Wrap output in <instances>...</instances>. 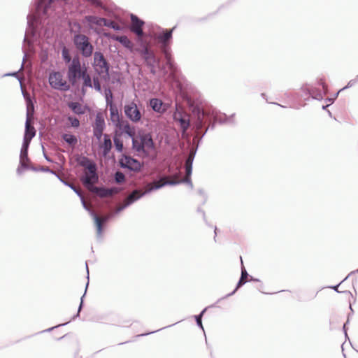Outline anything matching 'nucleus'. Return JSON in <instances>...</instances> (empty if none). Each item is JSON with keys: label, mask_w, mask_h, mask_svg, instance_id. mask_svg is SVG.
<instances>
[{"label": "nucleus", "mask_w": 358, "mask_h": 358, "mask_svg": "<svg viewBox=\"0 0 358 358\" xmlns=\"http://www.w3.org/2000/svg\"><path fill=\"white\" fill-rule=\"evenodd\" d=\"M67 0H50L41 14L37 17L29 13L27 16L26 34H31L35 39H49L53 36L55 27L62 23L63 8L59 10L52 8L55 3H64Z\"/></svg>", "instance_id": "nucleus-1"}, {"label": "nucleus", "mask_w": 358, "mask_h": 358, "mask_svg": "<svg viewBox=\"0 0 358 358\" xmlns=\"http://www.w3.org/2000/svg\"><path fill=\"white\" fill-rule=\"evenodd\" d=\"M327 91V87L322 80L315 84L306 83L301 87V92L297 94L296 99L301 101L308 100L309 98L320 101Z\"/></svg>", "instance_id": "nucleus-2"}, {"label": "nucleus", "mask_w": 358, "mask_h": 358, "mask_svg": "<svg viewBox=\"0 0 358 358\" xmlns=\"http://www.w3.org/2000/svg\"><path fill=\"white\" fill-rule=\"evenodd\" d=\"M131 147L136 152L147 155L149 151L155 150V145L149 132L138 129L131 140Z\"/></svg>", "instance_id": "nucleus-3"}, {"label": "nucleus", "mask_w": 358, "mask_h": 358, "mask_svg": "<svg viewBox=\"0 0 358 358\" xmlns=\"http://www.w3.org/2000/svg\"><path fill=\"white\" fill-rule=\"evenodd\" d=\"M234 115V113L230 116L227 115L225 113L218 115L214 110L208 113L203 109L199 108L195 117V126L197 129H200L206 122L213 119L215 120L220 124L227 122H234L233 118Z\"/></svg>", "instance_id": "nucleus-4"}, {"label": "nucleus", "mask_w": 358, "mask_h": 358, "mask_svg": "<svg viewBox=\"0 0 358 358\" xmlns=\"http://www.w3.org/2000/svg\"><path fill=\"white\" fill-rule=\"evenodd\" d=\"M150 31H158L156 38L158 40L162 51L164 56H169L171 52V46L173 42V33L176 26L171 29H164L158 25L148 24Z\"/></svg>", "instance_id": "nucleus-5"}, {"label": "nucleus", "mask_w": 358, "mask_h": 358, "mask_svg": "<svg viewBox=\"0 0 358 358\" xmlns=\"http://www.w3.org/2000/svg\"><path fill=\"white\" fill-rule=\"evenodd\" d=\"M92 66L94 71L102 80L108 82L110 80V64L105 58L103 54L100 51H96L94 53V61Z\"/></svg>", "instance_id": "nucleus-6"}, {"label": "nucleus", "mask_w": 358, "mask_h": 358, "mask_svg": "<svg viewBox=\"0 0 358 358\" xmlns=\"http://www.w3.org/2000/svg\"><path fill=\"white\" fill-rule=\"evenodd\" d=\"M72 41L75 48L80 52L83 57L87 58L92 56L94 47L90 43L88 36L79 32L74 33Z\"/></svg>", "instance_id": "nucleus-7"}, {"label": "nucleus", "mask_w": 358, "mask_h": 358, "mask_svg": "<svg viewBox=\"0 0 358 358\" xmlns=\"http://www.w3.org/2000/svg\"><path fill=\"white\" fill-rule=\"evenodd\" d=\"M84 68L85 67L81 66L80 57L78 55L74 56L72 63L68 65L66 71V78L73 87L78 85Z\"/></svg>", "instance_id": "nucleus-8"}, {"label": "nucleus", "mask_w": 358, "mask_h": 358, "mask_svg": "<svg viewBox=\"0 0 358 358\" xmlns=\"http://www.w3.org/2000/svg\"><path fill=\"white\" fill-rule=\"evenodd\" d=\"M80 166L86 168L89 171V176L85 177L84 181L87 184L95 182L99 179L96 172L97 166L96 163L87 157L83 156L80 162Z\"/></svg>", "instance_id": "nucleus-9"}, {"label": "nucleus", "mask_w": 358, "mask_h": 358, "mask_svg": "<svg viewBox=\"0 0 358 358\" xmlns=\"http://www.w3.org/2000/svg\"><path fill=\"white\" fill-rule=\"evenodd\" d=\"M118 165L123 169L135 173L139 172L142 169V164L140 161L125 154H122L119 158Z\"/></svg>", "instance_id": "nucleus-10"}, {"label": "nucleus", "mask_w": 358, "mask_h": 358, "mask_svg": "<svg viewBox=\"0 0 358 358\" xmlns=\"http://www.w3.org/2000/svg\"><path fill=\"white\" fill-rule=\"evenodd\" d=\"M48 82L50 87L56 90L61 92H68L71 90L70 85L63 80V76L60 72L53 71L48 76Z\"/></svg>", "instance_id": "nucleus-11"}, {"label": "nucleus", "mask_w": 358, "mask_h": 358, "mask_svg": "<svg viewBox=\"0 0 358 358\" xmlns=\"http://www.w3.org/2000/svg\"><path fill=\"white\" fill-rule=\"evenodd\" d=\"M146 194L145 192H140L138 190L136 189L133 191L127 197L126 199V202L122 205L121 206L118 207L114 213V215L112 216H108L104 218V222H107L110 220V219L116 215H118L120 213L123 211L124 209L130 206L131 204L141 199L142 197L145 196Z\"/></svg>", "instance_id": "nucleus-12"}, {"label": "nucleus", "mask_w": 358, "mask_h": 358, "mask_svg": "<svg viewBox=\"0 0 358 358\" xmlns=\"http://www.w3.org/2000/svg\"><path fill=\"white\" fill-rule=\"evenodd\" d=\"M105 99L106 105L109 106L110 120L114 126L120 124V118L118 109L116 105L113 102V94L109 89L105 90Z\"/></svg>", "instance_id": "nucleus-13"}, {"label": "nucleus", "mask_w": 358, "mask_h": 358, "mask_svg": "<svg viewBox=\"0 0 358 358\" xmlns=\"http://www.w3.org/2000/svg\"><path fill=\"white\" fill-rule=\"evenodd\" d=\"M346 279V278L345 279H343L341 282H340L339 283H337L336 285V287H337V294L338 293H342L344 295H345L346 297L348 298V303H349V308L350 310V312L347 315V320L346 322L343 324V332L345 335V339H348L349 340V337H348V324H350V318L354 314V310L352 309V302H351V299H353V301L355 302V299H354L352 293L350 292V291H348V290H345V291H343V292H341L338 290V287L340 286V285Z\"/></svg>", "instance_id": "nucleus-14"}, {"label": "nucleus", "mask_w": 358, "mask_h": 358, "mask_svg": "<svg viewBox=\"0 0 358 358\" xmlns=\"http://www.w3.org/2000/svg\"><path fill=\"white\" fill-rule=\"evenodd\" d=\"M124 113L125 116L132 122L136 123L141 120V110L134 101L124 105Z\"/></svg>", "instance_id": "nucleus-15"}, {"label": "nucleus", "mask_w": 358, "mask_h": 358, "mask_svg": "<svg viewBox=\"0 0 358 358\" xmlns=\"http://www.w3.org/2000/svg\"><path fill=\"white\" fill-rule=\"evenodd\" d=\"M130 20L131 21V31L138 37L144 36L145 33L143 27L145 24V21L134 13L130 14Z\"/></svg>", "instance_id": "nucleus-16"}, {"label": "nucleus", "mask_w": 358, "mask_h": 358, "mask_svg": "<svg viewBox=\"0 0 358 358\" xmlns=\"http://www.w3.org/2000/svg\"><path fill=\"white\" fill-rule=\"evenodd\" d=\"M29 127V124L28 120H27L25 122V131L23 137V141L21 147L20 158V159H25L26 162H30V159L28 156L29 148V142L27 141V136H28V129Z\"/></svg>", "instance_id": "nucleus-17"}, {"label": "nucleus", "mask_w": 358, "mask_h": 358, "mask_svg": "<svg viewBox=\"0 0 358 358\" xmlns=\"http://www.w3.org/2000/svg\"><path fill=\"white\" fill-rule=\"evenodd\" d=\"M149 107L155 113L164 114L168 109L167 105L159 98L153 97L149 99Z\"/></svg>", "instance_id": "nucleus-18"}, {"label": "nucleus", "mask_w": 358, "mask_h": 358, "mask_svg": "<svg viewBox=\"0 0 358 358\" xmlns=\"http://www.w3.org/2000/svg\"><path fill=\"white\" fill-rule=\"evenodd\" d=\"M80 200L83 208L90 213V216L94 220V224L96 229L97 238H101L103 231L101 220L97 216V215L87 206L83 196L82 199H80Z\"/></svg>", "instance_id": "nucleus-19"}, {"label": "nucleus", "mask_w": 358, "mask_h": 358, "mask_svg": "<svg viewBox=\"0 0 358 358\" xmlns=\"http://www.w3.org/2000/svg\"><path fill=\"white\" fill-rule=\"evenodd\" d=\"M115 127L118 128L122 134L127 135L131 140L136 134L135 127L131 126L127 120L121 121L120 124H117Z\"/></svg>", "instance_id": "nucleus-20"}, {"label": "nucleus", "mask_w": 358, "mask_h": 358, "mask_svg": "<svg viewBox=\"0 0 358 358\" xmlns=\"http://www.w3.org/2000/svg\"><path fill=\"white\" fill-rule=\"evenodd\" d=\"M98 147L101 150L102 157H107L112 149V142L108 134H103V141L99 144Z\"/></svg>", "instance_id": "nucleus-21"}, {"label": "nucleus", "mask_w": 358, "mask_h": 358, "mask_svg": "<svg viewBox=\"0 0 358 358\" xmlns=\"http://www.w3.org/2000/svg\"><path fill=\"white\" fill-rule=\"evenodd\" d=\"M182 184L181 183V180H167L164 182H162V183H160V184H158V185H155L154 186H152L150 187H149L148 189H147L145 192V194H148L154 191H156V190H158L166 185H169V186H175V185H180Z\"/></svg>", "instance_id": "nucleus-22"}, {"label": "nucleus", "mask_w": 358, "mask_h": 358, "mask_svg": "<svg viewBox=\"0 0 358 358\" xmlns=\"http://www.w3.org/2000/svg\"><path fill=\"white\" fill-rule=\"evenodd\" d=\"M93 129H99L104 131L106 129V123L103 115L98 113L95 117V121L92 125Z\"/></svg>", "instance_id": "nucleus-23"}, {"label": "nucleus", "mask_w": 358, "mask_h": 358, "mask_svg": "<svg viewBox=\"0 0 358 358\" xmlns=\"http://www.w3.org/2000/svg\"><path fill=\"white\" fill-rule=\"evenodd\" d=\"M86 270H87V283L85 285V292H84L83 295L80 298V303L78 308V312H77V313L76 315H74L73 316L72 320H74L76 317H78L80 316V312L83 309V305H84L83 299H84V297H85V294L87 293V287L89 286V268H88V266H87V262H86Z\"/></svg>", "instance_id": "nucleus-24"}, {"label": "nucleus", "mask_w": 358, "mask_h": 358, "mask_svg": "<svg viewBox=\"0 0 358 358\" xmlns=\"http://www.w3.org/2000/svg\"><path fill=\"white\" fill-rule=\"evenodd\" d=\"M137 43L138 44V48H136V51L140 55V56L146 55V53L150 50L145 41L143 39L142 37H138Z\"/></svg>", "instance_id": "nucleus-25"}, {"label": "nucleus", "mask_w": 358, "mask_h": 358, "mask_svg": "<svg viewBox=\"0 0 358 358\" xmlns=\"http://www.w3.org/2000/svg\"><path fill=\"white\" fill-rule=\"evenodd\" d=\"M61 137L64 142L71 146H75L78 143L77 136L71 133L62 134Z\"/></svg>", "instance_id": "nucleus-26"}, {"label": "nucleus", "mask_w": 358, "mask_h": 358, "mask_svg": "<svg viewBox=\"0 0 358 358\" xmlns=\"http://www.w3.org/2000/svg\"><path fill=\"white\" fill-rule=\"evenodd\" d=\"M69 107L71 109L73 113L80 115L85 113V108L78 102H71Z\"/></svg>", "instance_id": "nucleus-27"}, {"label": "nucleus", "mask_w": 358, "mask_h": 358, "mask_svg": "<svg viewBox=\"0 0 358 358\" xmlns=\"http://www.w3.org/2000/svg\"><path fill=\"white\" fill-rule=\"evenodd\" d=\"M96 192L101 196H111L115 192V188L113 187H100L96 189Z\"/></svg>", "instance_id": "nucleus-28"}, {"label": "nucleus", "mask_w": 358, "mask_h": 358, "mask_svg": "<svg viewBox=\"0 0 358 358\" xmlns=\"http://www.w3.org/2000/svg\"><path fill=\"white\" fill-rule=\"evenodd\" d=\"M144 64L148 67H152L154 66H158L159 69L163 71L164 74L166 75L167 73V71L166 70L164 66H160L159 62L158 59L155 57L152 58V59L147 60L144 62Z\"/></svg>", "instance_id": "nucleus-29"}, {"label": "nucleus", "mask_w": 358, "mask_h": 358, "mask_svg": "<svg viewBox=\"0 0 358 358\" xmlns=\"http://www.w3.org/2000/svg\"><path fill=\"white\" fill-rule=\"evenodd\" d=\"M61 54L62 58L66 64L69 65L72 63L73 58L71 56L69 50L66 47L62 49Z\"/></svg>", "instance_id": "nucleus-30"}, {"label": "nucleus", "mask_w": 358, "mask_h": 358, "mask_svg": "<svg viewBox=\"0 0 358 358\" xmlns=\"http://www.w3.org/2000/svg\"><path fill=\"white\" fill-rule=\"evenodd\" d=\"M80 79L83 81L84 87H92V79L90 75L87 73L86 68H84V72L80 76Z\"/></svg>", "instance_id": "nucleus-31"}, {"label": "nucleus", "mask_w": 358, "mask_h": 358, "mask_svg": "<svg viewBox=\"0 0 358 358\" xmlns=\"http://www.w3.org/2000/svg\"><path fill=\"white\" fill-rule=\"evenodd\" d=\"M117 40L127 49L131 50L134 46L133 43L126 36H120Z\"/></svg>", "instance_id": "nucleus-32"}, {"label": "nucleus", "mask_w": 358, "mask_h": 358, "mask_svg": "<svg viewBox=\"0 0 358 358\" xmlns=\"http://www.w3.org/2000/svg\"><path fill=\"white\" fill-rule=\"evenodd\" d=\"M103 18L95 15H88L86 17V20L90 24L101 26L103 25Z\"/></svg>", "instance_id": "nucleus-33"}, {"label": "nucleus", "mask_w": 358, "mask_h": 358, "mask_svg": "<svg viewBox=\"0 0 358 358\" xmlns=\"http://www.w3.org/2000/svg\"><path fill=\"white\" fill-rule=\"evenodd\" d=\"M247 281L245 280V279H243V278H239L236 285V287L235 289L230 293L227 294V295H225L224 297L218 299L217 302H219L220 301H221L222 299H226V298H228L232 295H234L236 292L237 290L241 288V287H243L245 283H246Z\"/></svg>", "instance_id": "nucleus-34"}, {"label": "nucleus", "mask_w": 358, "mask_h": 358, "mask_svg": "<svg viewBox=\"0 0 358 358\" xmlns=\"http://www.w3.org/2000/svg\"><path fill=\"white\" fill-rule=\"evenodd\" d=\"M24 162H26L25 159H20L19 166H18V167L17 169V173L18 175L22 174V173L24 171H26V170H31V171H32V169L34 168V166L27 165V164H24Z\"/></svg>", "instance_id": "nucleus-35"}, {"label": "nucleus", "mask_w": 358, "mask_h": 358, "mask_svg": "<svg viewBox=\"0 0 358 358\" xmlns=\"http://www.w3.org/2000/svg\"><path fill=\"white\" fill-rule=\"evenodd\" d=\"M113 143L115 150L118 152H122L124 148L122 140L120 137L115 136L113 137Z\"/></svg>", "instance_id": "nucleus-36"}, {"label": "nucleus", "mask_w": 358, "mask_h": 358, "mask_svg": "<svg viewBox=\"0 0 358 358\" xmlns=\"http://www.w3.org/2000/svg\"><path fill=\"white\" fill-rule=\"evenodd\" d=\"M177 122L179 123L180 127L182 131H185L189 126V119L185 117L180 119Z\"/></svg>", "instance_id": "nucleus-37"}, {"label": "nucleus", "mask_w": 358, "mask_h": 358, "mask_svg": "<svg viewBox=\"0 0 358 358\" xmlns=\"http://www.w3.org/2000/svg\"><path fill=\"white\" fill-rule=\"evenodd\" d=\"M114 179L116 183L121 184L125 180V176L122 171H117L114 174Z\"/></svg>", "instance_id": "nucleus-38"}, {"label": "nucleus", "mask_w": 358, "mask_h": 358, "mask_svg": "<svg viewBox=\"0 0 358 358\" xmlns=\"http://www.w3.org/2000/svg\"><path fill=\"white\" fill-rule=\"evenodd\" d=\"M198 146L197 145L195 149H194L193 150H191L187 156V158L186 159V164H190V165H192L193 164V162H194V157H195V155H196V153L197 152V150H198Z\"/></svg>", "instance_id": "nucleus-39"}, {"label": "nucleus", "mask_w": 358, "mask_h": 358, "mask_svg": "<svg viewBox=\"0 0 358 358\" xmlns=\"http://www.w3.org/2000/svg\"><path fill=\"white\" fill-rule=\"evenodd\" d=\"M67 120L69 122H70L72 127L78 128L80 127V121L77 117L69 115L67 117Z\"/></svg>", "instance_id": "nucleus-40"}, {"label": "nucleus", "mask_w": 358, "mask_h": 358, "mask_svg": "<svg viewBox=\"0 0 358 358\" xmlns=\"http://www.w3.org/2000/svg\"><path fill=\"white\" fill-rule=\"evenodd\" d=\"M32 171H35V172L42 171V172L49 173H51V174H55V171H54L53 170L50 169L48 166L36 167V166H34V168L32 169Z\"/></svg>", "instance_id": "nucleus-41"}, {"label": "nucleus", "mask_w": 358, "mask_h": 358, "mask_svg": "<svg viewBox=\"0 0 358 358\" xmlns=\"http://www.w3.org/2000/svg\"><path fill=\"white\" fill-rule=\"evenodd\" d=\"M184 117L183 113L177 108L173 113V119L175 122H178L180 119Z\"/></svg>", "instance_id": "nucleus-42"}, {"label": "nucleus", "mask_w": 358, "mask_h": 358, "mask_svg": "<svg viewBox=\"0 0 358 358\" xmlns=\"http://www.w3.org/2000/svg\"><path fill=\"white\" fill-rule=\"evenodd\" d=\"M357 83V80H355V79H352L351 80H350L348 82V83L347 84V85L344 86L343 87L339 89L338 90H337V97L339 96V94L344 91L345 90L348 89V88H350L352 86H353L355 83Z\"/></svg>", "instance_id": "nucleus-43"}, {"label": "nucleus", "mask_w": 358, "mask_h": 358, "mask_svg": "<svg viewBox=\"0 0 358 358\" xmlns=\"http://www.w3.org/2000/svg\"><path fill=\"white\" fill-rule=\"evenodd\" d=\"M66 183L67 184V185H65L66 186H67L68 187H70L80 197V199H82V194H81L80 191L77 187H76L72 183H70L69 182H68L66 180Z\"/></svg>", "instance_id": "nucleus-44"}, {"label": "nucleus", "mask_w": 358, "mask_h": 358, "mask_svg": "<svg viewBox=\"0 0 358 358\" xmlns=\"http://www.w3.org/2000/svg\"><path fill=\"white\" fill-rule=\"evenodd\" d=\"M240 259H241V277L240 278H243V279L249 278L250 275L247 272V271H246V269H245V266L243 265L242 257H240Z\"/></svg>", "instance_id": "nucleus-45"}, {"label": "nucleus", "mask_w": 358, "mask_h": 358, "mask_svg": "<svg viewBox=\"0 0 358 358\" xmlns=\"http://www.w3.org/2000/svg\"><path fill=\"white\" fill-rule=\"evenodd\" d=\"M141 57L143 59V62H145L147 60L152 59V58L155 57L156 56L152 51L150 50L146 53V55H141Z\"/></svg>", "instance_id": "nucleus-46"}, {"label": "nucleus", "mask_w": 358, "mask_h": 358, "mask_svg": "<svg viewBox=\"0 0 358 358\" xmlns=\"http://www.w3.org/2000/svg\"><path fill=\"white\" fill-rule=\"evenodd\" d=\"M92 87H94V90L97 92H101V85L99 83L98 78H96V77L93 78Z\"/></svg>", "instance_id": "nucleus-47"}, {"label": "nucleus", "mask_w": 358, "mask_h": 358, "mask_svg": "<svg viewBox=\"0 0 358 358\" xmlns=\"http://www.w3.org/2000/svg\"><path fill=\"white\" fill-rule=\"evenodd\" d=\"M103 131L99 129H93V136L98 140L100 141L101 137H103Z\"/></svg>", "instance_id": "nucleus-48"}, {"label": "nucleus", "mask_w": 358, "mask_h": 358, "mask_svg": "<svg viewBox=\"0 0 358 358\" xmlns=\"http://www.w3.org/2000/svg\"><path fill=\"white\" fill-rule=\"evenodd\" d=\"M171 54V52L170 53ZM166 57V65L170 68V69H173L174 66H175V64L171 57V55H169V56H165Z\"/></svg>", "instance_id": "nucleus-49"}, {"label": "nucleus", "mask_w": 358, "mask_h": 358, "mask_svg": "<svg viewBox=\"0 0 358 358\" xmlns=\"http://www.w3.org/2000/svg\"><path fill=\"white\" fill-rule=\"evenodd\" d=\"M70 322V321L69 322H64V323H62V324H57L56 326H54V327H52L50 328H48L47 329H45L43 331H40V333H44V332H50L52 331L53 329H56V328H58L59 327H63V326H65L67 324H69Z\"/></svg>", "instance_id": "nucleus-50"}, {"label": "nucleus", "mask_w": 358, "mask_h": 358, "mask_svg": "<svg viewBox=\"0 0 358 358\" xmlns=\"http://www.w3.org/2000/svg\"><path fill=\"white\" fill-rule=\"evenodd\" d=\"M198 194L203 198V201H202V205H204L208 199L207 194L205 193L204 190L202 188H200L198 189Z\"/></svg>", "instance_id": "nucleus-51"}, {"label": "nucleus", "mask_w": 358, "mask_h": 358, "mask_svg": "<svg viewBox=\"0 0 358 358\" xmlns=\"http://www.w3.org/2000/svg\"><path fill=\"white\" fill-rule=\"evenodd\" d=\"M194 317L199 328H200L203 331H204V328L202 324V318H201L200 316H194Z\"/></svg>", "instance_id": "nucleus-52"}, {"label": "nucleus", "mask_w": 358, "mask_h": 358, "mask_svg": "<svg viewBox=\"0 0 358 358\" xmlns=\"http://www.w3.org/2000/svg\"><path fill=\"white\" fill-rule=\"evenodd\" d=\"M113 23L114 22L110 20H108V19H106L104 17L103 18V25L104 27L111 29L113 25Z\"/></svg>", "instance_id": "nucleus-53"}, {"label": "nucleus", "mask_w": 358, "mask_h": 358, "mask_svg": "<svg viewBox=\"0 0 358 358\" xmlns=\"http://www.w3.org/2000/svg\"><path fill=\"white\" fill-rule=\"evenodd\" d=\"M181 183L182 184H187L189 185V187L192 189L194 185H193V183L192 182V179H191V177H188L187 178H184V179H181Z\"/></svg>", "instance_id": "nucleus-54"}, {"label": "nucleus", "mask_w": 358, "mask_h": 358, "mask_svg": "<svg viewBox=\"0 0 358 358\" xmlns=\"http://www.w3.org/2000/svg\"><path fill=\"white\" fill-rule=\"evenodd\" d=\"M4 76H12L17 78L20 82H21V78L18 75V71H13L10 73H6Z\"/></svg>", "instance_id": "nucleus-55"}, {"label": "nucleus", "mask_w": 358, "mask_h": 358, "mask_svg": "<svg viewBox=\"0 0 358 358\" xmlns=\"http://www.w3.org/2000/svg\"><path fill=\"white\" fill-rule=\"evenodd\" d=\"M185 172L188 177H191L192 173V165L186 164Z\"/></svg>", "instance_id": "nucleus-56"}, {"label": "nucleus", "mask_w": 358, "mask_h": 358, "mask_svg": "<svg viewBox=\"0 0 358 358\" xmlns=\"http://www.w3.org/2000/svg\"><path fill=\"white\" fill-rule=\"evenodd\" d=\"M36 135V130L34 129V128H32V131H28V136H27V141L29 142V143H31V139L35 136Z\"/></svg>", "instance_id": "nucleus-57"}, {"label": "nucleus", "mask_w": 358, "mask_h": 358, "mask_svg": "<svg viewBox=\"0 0 358 358\" xmlns=\"http://www.w3.org/2000/svg\"><path fill=\"white\" fill-rule=\"evenodd\" d=\"M215 123H213L211 124L206 130L205 131L203 132V134H202L200 140H199V142L201 141L202 138L206 135V134L207 133L208 130L210 129V130H213L215 129Z\"/></svg>", "instance_id": "nucleus-58"}, {"label": "nucleus", "mask_w": 358, "mask_h": 358, "mask_svg": "<svg viewBox=\"0 0 358 358\" xmlns=\"http://www.w3.org/2000/svg\"><path fill=\"white\" fill-rule=\"evenodd\" d=\"M111 29L117 31H120L122 30V27L120 25L116 24L115 22L113 23Z\"/></svg>", "instance_id": "nucleus-59"}, {"label": "nucleus", "mask_w": 358, "mask_h": 358, "mask_svg": "<svg viewBox=\"0 0 358 358\" xmlns=\"http://www.w3.org/2000/svg\"><path fill=\"white\" fill-rule=\"evenodd\" d=\"M197 211L199 213H202V215H203V219L205 222V223H207V220H206V213L204 212V210L201 208V207H198L197 208Z\"/></svg>", "instance_id": "nucleus-60"}, {"label": "nucleus", "mask_w": 358, "mask_h": 358, "mask_svg": "<svg viewBox=\"0 0 358 358\" xmlns=\"http://www.w3.org/2000/svg\"><path fill=\"white\" fill-rule=\"evenodd\" d=\"M213 306H215V305H212V306H210L206 307L205 308H203V309L200 312V313H199V314L196 315L195 316H200V317H201V318H202V317H203V315H204V313H206V311L207 310V309H208L209 307H213Z\"/></svg>", "instance_id": "nucleus-61"}, {"label": "nucleus", "mask_w": 358, "mask_h": 358, "mask_svg": "<svg viewBox=\"0 0 358 358\" xmlns=\"http://www.w3.org/2000/svg\"><path fill=\"white\" fill-rule=\"evenodd\" d=\"M53 175H54V176H55L58 178V180H59L61 182H62L64 185H67V184L66 183V180H64L63 178H62V177H61L58 173H57L55 172V174H53Z\"/></svg>", "instance_id": "nucleus-62"}, {"label": "nucleus", "mask_w": 358, "mask_h": 358, "mask_svg": "<svg viewBox=\"0 0 358 358\" xmlns=\"http://www.w3.org/2000/svg\"><path fill=\"white\" fill-rule=\"evenodd\" d=\"M53 175H54V176H55L58 178V180H59L61 182H62L64 185H67V184L66 183V180H64L63 178H62V177H61L58 173H57L55 172V174H53Z\"/></svg>", "instance_id": "nucleus-63"}, {"label": "nucleus", "mask_w": 358, "mask_h": 358, "mask_svg": "<svg viewBox=\"0 0 358 358\" xmlns=\"http://www.w3.org/2000/svg\"><path fill=\"white\" fill-rule=\"evenodd\" d=\"M157 66H154L152 67L149 68L150 71L152 75H155L157 73V70H156Z\"/></svg>", "instance_id": "nucleus-64"}]
</instances>
